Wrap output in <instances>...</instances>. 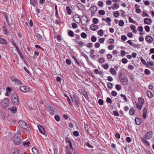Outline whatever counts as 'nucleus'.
I'll return each instance as SVG.
<instances>
[{
	"mask_svg": "<svg viewBox=\"0 0 154 154\" xmlns=\"http://www.w3.org/2000/svg\"><path fill=\"white\" fill-rule=\"evenodd\" d=\"M15 83H17L18 84H22V82L20 81L19 80L16 79L15 81L14 82Z\"/></svg>",
	"mask_w": 154,
	"mask_h": 154,
	"instance_id": "obj_57",
	"label": "nucleus"
},
{
	"mask_svg": "<svg viewBox=\"0 0 154 154\" xmlns=\"http://www.w3.org/2000/svg\"><path fill=\"white\" fill-rule=\"evenodd\" d=\"M137 30L140 32H142L143 30L142 26H139L137 28Z\"/></svg>",
	"mask_w": 154,
	"mask_h": 154,
	"instance_id": "obj_42",
	"label": "nucleus"
},
{
	"mask_svg": "<svg viewBox=\"0 0 154 154\" xmlns=\"http://www.w3.org/2000/svg\"><path fill=\"white\" fill-rule=\"evenodd\" d=\"M3 15L4 16V17L5 18V19H6L7 22L8 23V16L7 15V14L5 13H3Z\"/></svg>",
	"mask_w": 154,
	"mask_h": 154,
	"instance_id": "obj_39",
	"label": "nucleus"
},
{
	"mask_svg": "<svg viewBox=\"0 0 154 154\" xmlns=\"http://www.w3.org/2000/svg\"><path fill=\"white\" fill-rule=\"evenodd\" d=\"M11 154H18L20 152V150L17 149H12L11 151Z\"/></svg>",
	"mask_w": 154,
	"mask_h": 154,
	"instance_id": "obj_11",
	"label": "nucleus"
},
{
	"mask_svg": "<svg viewBox=\"0 0 154 154\" xmlns=\"http://www.w3.org/2000/svg\"><path fill=\"white\" fill-rule=\"evenodd\" d=\"M111 20V19L110 17H108L106 18V21L107 23H109Z\"/></svg>",
	"mask_w": 154,
	"mask_h": 154,
	"instance_id": "obj_62",
	"label": "nucleus"
},
{
	"mask_svg": "<svg viewBox=\"0 0 154 154\" xmlns=\"http://www.w3.org/2000/svg\"><path fill=\"white\" fill-rule=\"evenodd\" d=\"M115 88L118 91H120L121 89V87L119 84H117L116 85Z\"/></svg>",
	"mask_w": 154,
	"mask_h": 154,
	"instance_id": "obj_28",
	"label": "nucleus"
},
{
	"mask_svg": "<svg viewBox=\"0 0 154 154\" xmlns=\"http://www.w3.org/2000/svg\"><path fill=\"white\" fill-rule=\"evenodd\" d=\"M107 79L109 82H112L113 80L111 76H108Z\"/></svg>",
	"mask_w": 154,
	"mask_h": 154,
	"instance_id": "obj_56",
	"label": "nucleus"
},
{
	"mask_svg": "<svg viewBox=\"0 0 154 154\" xmlns=\"http://www.w3.org/2000/svg\"><path fill=\"white\" fill-rule=\"evenodd\" d=\"M141 62L144 65L146 66H149V65L148 64H147L146 63L145 60L144 59L141 60Z\"/></svg>",
	"mask_w": 154,
	"mask_h": 154,
	"instance_id": "obj_38",
	"label": "nucleus"
},
{
	"mask_svg": "<svg viewBox=\"0 0 154 154\" xmlns=\"http://www.w3.org/2000/svg\"><path fill=\"white\" fill-rule=\"evenodd\" d=\"M98 5L100 7H102L103 5V3L102 1H99L98 3Z\"/></svg>",
	"mask_w": 154,
	"mask_h": 154,
	"instance_id": "obj_50",
	"label": "nucleus"
},
{
	"mask_svg": "<svg viewBox=\"0 0 154 154\" xmlns=\"http://www.w3.org/2000/svg\"><path fill=\"white\" fill-rule=\"evenodd\" d=\"M37 0H30V4L31 5L35 6V5L37 4Z\"/></svg>",
	"mask_w": 154,
	"mask_h": 154,
	"instance_id": "obj_20",
	"label": "nucleus"
},
{
	"mask_svg": "<svg viewBox=\"0 0 154 154\" xmlns=\"http://www.w3.org/2000/svg\"><path fill=\"white\" fill-rule=\"evenodd\" d=\"M89 10L91 12H95L97 11V8L95 6H92L90 8Z\"/></svg>",
	"mask_w": 154,
	"mask_h": 154,
	"instance_id": "obj_16",
	"label": "nucleus"
},
{
	"mask_svg": "<svg viewBox=\"0 0 154 154\" xmlns=\"http://www.w3.org/2000/svg\"><path fill=\"white\" fill-rule=\"evenodd\" d=\"M91 29L93 31H95L98 29V27L97 25L92 24L91 25Z\"/></svg>",
	"mask_w": 154,
	"mask_h": 154,
	"instance_id": "obj_14",
	"label": "nucleus"
},
{
	"mask_svg": "<svg viewBox=\"0 0 154 154\" xmlns=\"http://www.w3.org/2000/svg\"><path fill=\"white\" fill-rule=\"evenodd\" d=\"M73 103H74L75 105H77V97L76 95H73L72 97H71Z\"/></svg>",
	"mask_w": 154,
	"mask_h": 154,
	"instance_id": "obj_12",
	"label": "nucleus"
},
{
	"mask_svg": "<svg viewBox=\"0 0 154 154\" xmlns=\"http://www.w3.org/2000/svg\"><path fill=\"white\" fill-rule=\"evenodd\" d=\"M106 101L107 102L109 103H112V100L109 97H108L106 100Z\"/></svg>",
	"mask_w": 154,
	"mask_h": 154,
	"instance_id": "obj_61",
	"label": "nucleus"
},
{
	"mask_svg": "<svg viewBox=\"0 0 154 154\" xmlns=\"http://www.w3.org/2000/svg\"><path fill=\"white\" fill-rule=\"evenodd\" d=\"M54 118L57 122H59L60 121V118L58 115H55L54 117Z\"/></svg>",
	"mask_w": 154,
	"mask_h": 154,
	"instance_id": "obj_46",
	"label": "nucleus"
},
{
	"mask_svg": "<svg viewBox=\"0 0 154 154\" xmlns=\"http://www.w3.org/2000/svg\"><path fill=\"white\" fill-rule=\"evenodd\" d=\"M126 140L128 143H130L131 142V138L129 137H127L126 138Z\"/></svg>",
	"mask_w": 154,
	"mask_h": 154,
	"instance_id": "obj_63",
	"label": "nucleus"
},
{
	"mask_svg": "<svg viewBox=\"0 0 154 154\" xmlns=\"http://www.w3.org/2000/svg\"><path fill=\"white\" fill-rule=\"evenodd\" d=\"M144 73L147 75H149L150 74V72L148 69H146L144 71Z\"/></svg>",
	"mask_w": 154,
	"mask_h": 154,
	"instance_id": "obj_54",
	"label": "nucleus"
},
{
	"mask_svg": "<svg viewBox=\"0 0 154 154\" xmlns=\"http://www.w3.org/2000/svg\"><path fill=\"white\" fill-rule=\"evenodd\" d=\"M9 100L8 98H5L2 101V106L5 107L7 106L9 104Z\"/></svg>",
	"mask_w": 154,
	"mask_h": 154,
	"instance_id": "obj_5",
	"label": "nucleus"
},
{
	"mask_svg": "<svg viewBox=\"0 0 154 154\" xmlns=\"http://www.w3.org/2000/svg\"><path fill=\"white\" fill-rule=\"evenodd\" d=\"M119 14H120V13H119V12L118 11H116L114 12V13L113 14V16L115 17H117L119 16Z\"/></svg>",
	"mask_w": 154,
	"mask_h": 154,
	"instance_id": "obj_27",
	"label": "nucleus"
},
{
	"mask_svg": "<svg viewBox=\"0 0 154 154\" xmlns=\"http://www.w3.org/2000/svg\"><path fill=\"white\" fill-rule=\"evenodd\" d=\"M105 13V12L103 10H101L99 11V14L101 15H104Z\"/></svg>",
	"mask_w": 154,
	"mask_h": 154,
	"instance_id": "obj_29",
	"label": "nucleus"
},
{
	"mask_svg": "<svg viewBox=\"0 0 154 154\" xmlns=\"http://www.w3.org/2000/svg\"><path fill=\"white\" fill-rule=\"evenodd\" d=\"M81 35L82 37L83 38H85L87 37V34L85 32H82L81 34Z\"/></svg>",
	"mask_w": 154,
	"mask_h": 154,
	"instance_id": "obj_36",
	"label": "nucleus"
},
{
	"mask_svg": "<svg viewBox=\"0 0 154 154\" xmlns=\"http://www.w3.org/2000/svg\"><path fill=\"white\" fill-rule=\"evenodd\" d=\"M91 40L92 42H95L97 40V38L95 36H93L91 38Z\"/></svg>",
	"mask_w": 154,
	"mask_h": 154,
	"instance_id": "obj_47",
	"label": "nucleus"
},
{
	"mask_svg": "<svg viewBox=\"0 0 154 154\" xmlns=\"http://www.w3.org/2000/svg\"><path fill=\"white\" fill-rule=\"evenodd\" d=\"M127 76L125 75V74L123 73H122L120 74L119 75V80H120L122 79L125 78Z\"/></svg>",
	"mask_w": 154,
	"mask_h": 154,
	"instance_id": "obj_23",
	"label": "nucleus"
},
{
	"mask_svg": "<svg viewBox=\"0 0 154 154\" xmlns=\"http://www.w3.org/2000/svg\"><path fill=\"white\" fill-rule=\"evenodd\" d=\"M121 96L124 98V99L125 101L126 102L127 101V98L125 95L122 94L121 95Z\"/></svg>",
	"mask_w": 154,
	"mask_h": 154,
	"instance_id": "obj_59",
	"label": "nucleus"
},
{
	"mask_svg": "<svg viewBox=\"0 0 154 154\" xmlns=\"http://www.w3.org/2000/svg\"><path fill=\"white\" fill-rule=\"evenodd\" d=\"M136 106V108L138 109H141L142 107V105L140 103H137Z\"/></svg>",
	"mask_w": 154,
	"mask_h": 154,
	"instance_id": "obj_26",
	"label": "nucleus"
},
{
	"mask_svg": "<svg viewBox=\"0 0 154 154\" xmlns=\"http://www.w3.org/2000/svg\"><path fill=\"white\" fill-rule=\"evenodd\" d=\"M98 60L99 62L100 63H103L105 61V59L104 58H101L99 59Z\"/></svg>",
	"mask_w": 154,
	"mask_h": 154,
	"instance_id": "obj_41",
	"label": "nucleus"
},
{
	"mask_svg": "<svg viewBox=\"0 0 154 154\" xmlns=\"http://www.w3.org/2000/svg\"><path fill=\"white\" fill-rule=\"evenodd\" d=\"M147 94L148 96L150 97H152L153 96L152 93L150 91H147Z\"/></svg>",
	"mask_w": 154,
	"mask_h": 154,
	"instance_id": "obj_37",
	"label": "nucleus"
},
{
	"mask_svg": "<svg viewBox=\"0 0 154 154\" xmlns=\"http://www.w3.org/2000/svg\"><path fill=\"white\" fill-rule=\"evenodd\" d=\"M98 103L100 105H103V100L101 99H99L98 100Z\"/></svg>",
	"mask_w": 154,
	"mask_h": 154,
	"instance_id": "obj_48",
	"label": "nucleus"
},
{
	"mask_svg": "<svg viewBox=\"0 0 154 154\" xmlns=\"http://www.w3.org/2000/svg\"><path fill=\"white\" fill-rule=\"evenodd\" d=\"M109 42L110 44H114V40L112 38H110L109 40Z\"/></svg>",
	"mask_w": 154,
	"mask_h": 154,
	"instance_id": "obj_64",
	"label": "nucleus"
},
{
	"mask_svg": "<svg viewBox=\"0 0 154 154\" xmlns=\"http://www.w3.org/2000/svg\"><path fill=\"white\" fill-rule=\"evenodd\" d=\"M152 22L151 20L148 18H145L144 19V23L149 25Z\"/></svg>",
	"mask_w": 154,
	"mask_h": 154,
	"instance_id": "obj_13",
	"label": "nucleus"
},
{
	"mask_svg": "<svg viewBox=\"0 0 154 154\" xmlns=\"http://www.w3.org/2000/svg\"><path fill=\"white\" fill-rule=\"evenodd\" d=\"M110 71L112 74L115 75L116 73V72L113 68H111L110 69Z\"/></svg>",
	"mask_w": 154,
	"mask_h": 154,
	"instance_id": "obj_34",
	"label": "nucleus"
},
{
	"mask_svg": "<svg viewBox=\"0 0 154 154\" xmlns=\"http://www.w3.org/2000/svg\"><path fill=\"white\" fill-rule=\"evenodd\" d=\"M138 102L139 103H140V104H141L142 105L143 103H144V101L143 99L141 97H139L138 99Z\"/></svg>",
	"mask_w": 154,
	"mask_h": 154,
	"instance_id": "obj_21",
	"label": "nucleus"
},
{
	"mask_svg": "<svg viewBox=\"0 0 154 154\" xmlns=\"http://www.w3.org/2000/svg\"><path fill=\"white\" fill-rule=\"evenodd\" d=\"M11 100L14 105H18L19 103L18 98L17 94L14 93L12 96Z\"/></svg>",
	"mask_w": 154,
	"mask_h": 154,
	"instance_id": "obj_1",
	"label": "nucleus"
},
{
	"mask_svg": "<svg viewBox=\"0 0 154 154\" xmlns=\"http://www.w3.org/2000/svg\"><path fill=\"white\" fill-rule=\"evenodd\" d=\"M17 107H12L11 111L13 113H15L17 111Z\"/></svg>",
	"mask_w": 154,
	"mask_h": 154,
	"instance_id": "obj_25",
	"label": "nucleus"
},
{
	"mask_svg": "<svg viewBox=\"0 0 154 154\" xmlns=\"http://www.w3.org/2000/svg\"><path fill=\"white\" fill-rule=\"evenodd\" d=\"M72 58L74 60L73 61H74V62H75V65H74V64L73 63V68L74 69H75L76 68V63H77V60L76 58L73 55L72 56Z\"/></svg>",
	"mask_w": 154,
	"mask_h": 154,
	"instance_id": "obj_18",
	"label": "nucleus"
},
{
	"mask_svg": "<svg viewBox=\"0 0 154 154\" xmlns=\"http://www.w3.org/2000/svg\"><path fill=\"white\" fill-rule=\"evenodd\" d=\"M68 35L72 37H74V36L73 32L71 30H69L68 32Z\"/></svg>",
	"mask_w": 154,
	"mask_h": 154,
	"instance_id": "obj_24",
	"label": "nucleus"
},
{
	"mask_svg": "<svg viewBox=\"0 0 154 154\" xmlns=\"http://www.w3.org/2000/svg\"><path fill=\"white\" fill-rule=\"evenodd\" d=\"M20 90L24 92L28 91L29 90V88L25 86H21L20 87Z\"/></svg>",
	"mask_w": 154,
	"mask_h": 154,
	"instance_id": "obj_9",
	"label": "nucleus"
},
{
	"mask_svg": "<svg viewBox=\"0 0 154 154\" xmlns=\"http://www.w3.org/2000/svg\"><path fill=\"white\" fill-rule=\"evenodd\" d=\"M113 113L114 115L116 116H119V113L116 111H113Z\"/></svg>",
	"mask_w": 154,
	"mask_h": 154,
	"instance_id": "obj_60",
	"label": "nucleus"
},
{
	"mask_svg": "<svg viewBox=\"0 0 154 154\" xmlns=\"http://www.w3.org/2000/svg\"><path fill=\"white\" fill-rule=\"evenodd\" d=\"M66 10L69 14H71L72 11L70 8L69 7L67 6L66 7Z\"/></svg>",
	"mask_w": 154,
	"mask_h": 154,
	"instance_id": "obj_33",
	"label": "nucleus"
},
{
	"mask_svg": "<svg viewBox=\"0 0 154 154\" xmlns=\"http://www.w3.org/2000/svg\"><path fill=\"white\" fill-rule=\"evenodd\" d=\"M98 20L97 18H94L92 20V22L93 23L96 24L97 23Z\"/></svg>",
	"mask_w": 154,
	"mask_h": 154,
	"instance_id": "obj_30",
	"label": "nucleus"
},
{
	"mask_svg": "<svg viewBox=\"0 0 154 154\" xmlns=\"http://www.w3.org/2000/svg\"><path fill=\"white\" fill-rule=\"evenodd\" d=\"M105 40V39L104 38H100L99 39V41L100 43H102Z\"/></svg>",
	"mask_w": 154,
	"mask_h": 154,
	"instance_id": "obj_43",
	"label": "nucleus"
},
{
	"mask_svg": "<svg viewBox=\"0 0 154 154\" xmlns=\"http://www.w3.org/2000/svg\"><path fill=\"white\" fill-rule=\"evenodd\" d=\"M135 120L136 124L137 125H140L143 122L142 119H139L138 118H136Z\"/></svg>",
	"mask_w": 154,
	"mask_h": 154,
	"instance_id": "obj_10",
	"label": "nucleus"
},
{
	"mask_svg": "<svg viewBox=\"0 0 154 154\" xmlns=\"http://www.w3.org/2000/svg\"><path fill=\"white\" fill-rule=\"evenodd\" d=\"M38 129L40 132L42 134H45L46 131L44 128L41 125H39L38 126Z\"/></svg>",
	"mask_w": 154,
	"mask_h": 154,
	"instance_id": "obj_8",
	"label": "nucleus"
},
{
	"mask_svg": "<svg viewBox=\"0 0 154 154\" xmlns=\"http://www.w3.org/2000/svg\"><path fill=\"white\" fill-rule=\"evenodd\" d=\"M121 38L122 40L125 41L127 39V37L125 35H122Z\"/></svg>",
	"mask_w": 154,
	"mask_h": 154,
	"instance_id": "obj_52",
	"label": "nucleus"
},
{
	"mask_svg": "<svg viewBox=\"0 0 154 154\" xmlns=\"http://www.w3.org/2000/svg\"><path fill=\"white\" fill-rule=\"evenodd\" d=\"M22 141L20 135L17 134L15 135L14 137V142L15 145L20 144Z\"/></svg>",
	"mask_w": 154,
	"mask_h": 154,
	"instance_id": "obj_2",
	"label": "nucleus"
},
{
	"mask_svg": "<svg viewBox=\"0 0 154 154\" xmlns=\"http://www.w3.org/2000/svg\"><path fill=\"white\" fill-rule=\"evenodd\" d=\"M0 43L3 45L6 44L7 41L4 38H0Z\"/></svg>",
	"mask_w": 154,
	"mask_h": 154,
	"instance_id": "obj_19",
	"label": "nucleus"
},
{
	"mask_svg": "<svg viewBox=\"0 0 154 154\" xmlns=\"http://www.w3.org/2000/svg\"><path fill=\"white\" fill-rule=\"evenodd\" d=\"M84 127L85 129V131H86L87 132H88L89 128L88 125L86 123H84Z\"/></svg>",
	"mask_w": 154,
	"mask_h": 154,
	"instance_id": "obj_32",
	"label": "nucleus"
},
{
	"mask_svg": "<svg viewBox=\"0 0 154 154\" xmlns=\"http://www.w3.org/2000/svg\"><path fill=\"white\" fill-rule=\"evenodd\" d=\"M145 29L147 32H149L150 31V27L149 26H146L145 27Z\"/></svg>",
	"mask_w": 154,
	"mask_h": 154,
	"instance_id": "obj_49",
	"label": "nucleus"
},
{
	"mask_svg": "<svg viewBox=\"0 0 154 154\" xmlns=\"http://www.w3.org/2000/svg\"><path fill=\"white\" fill-rule=\"evenodd\" d=\"M78 91L80 94H83L86 98H88V95L87 93L85 91L80 89L78 90Z\"/></svg>",
	"mask_w": 154,
	"mask_h": 154,
	"instance_id": "obj_7",
	"label": "nucleus"
},
{
	"mask_svg": "<svg viewBox=\"0 0 154 154\" xmlns=\"http://www.w3.org/2000/svg\"><path fill=\"white\" fill-rule=\"evenodd\" d=\"M153 134L152 132V131H149L146 133L144 136V137L146 139L149 140L152 137Z\"/></svg>",
	"mask_w": 154,
	"mask_h": 154,
	"instance_id": "obj_4",
	"label": "nucleus"
},
{
	"mask_svg": "<svg viewBox=\"0 0 154 154\" xmlns=\"http://www.w3.org/2000/svg\"><path fill=\"white\" fill-rule=\"evenodd\" d=\"M115 136L117 139H119L120 137V135L118 133H116L115 134Z\"/></svg>",
	"mask_w": 154,
	"mask_h": 154,
	"instance_id": "obj_55",
	"label": "nucleus"
},
{
	"mask_svg": "<svg viewBox=\"0 0 154 154\" xmlns=\"http://www.w3.org/2000/svg\"><path fill=\"white\" fill-rule=\"evenodd\" d=\"M112 84L110 82H108L107 84V87L109 88H112Z\"/></svg>",
	"mask_w": 154,
	"mask_h": 154,
	"instance_id": "obj_51",
	"label": "nucleus"
},
{
	"mask_svg": "<svg viewBox=\"0 0 154 154\" xmlns=\"http://www.w3.org/2000/svg\"><path fill=\"white\" fill-rule=\"evenodd\" d=\"M117 94V93L115 91H113L111 92L112 95L114 97L116 96Z\"/></svg>",
	"mask_w": 154,
	"mask_h": 154,
	"instance_id": "obj_44",
	"label": "nucleus"
},
{
	"mask_svg": "<svg viewBox=\"0 0 154 154\" xmlns=\"http://www.w3.org/2000/svg\"><path fill=\"white\" fill-rule=\"evenodd\" d=\"M119 8V6L117 4L115 3L114 4V6L112 8L113 10H115V8L117 9Z\"/></svg>",
	"mask_w": 154,
	"mask_h": 154,
	"instance_id": "obj_35",
	"label": "nucleus"
},
{
	"mask_svg": "<svg viewBox=\"0 0 154 154\" xmlns=\"http://www.w3.org/2000/svg\"><path fill=\"white\" fill-rule=\"evenodd\" d=\"M98 35L100 36H102L103 35V31L102 29L99 30L98 32Z\"/></svg>",
	"mask_w": 154,
	"mask_h": 154,
	"instance_id": "obj_31",
	"label": "nucleus"
},
{
	"mask_svg": "<svg viewBox=\"0 0 154 154\" xmlns=\"http://www.w3.org/2000/svg\"><path fill=\"white\" fill-rule=\"evenodd\" d=\"M30 142L29 141H27L26 142H24L23 143V145L24 146L26 145L27 147H28L29 146V145L30 144Z\"/></svg>",
	"mask_w": 154,
	"mask_h": 154,
	"instance_id": "obj_53",
	"label": "nucleus"
},
{
	"mask_svg": "<svg viewBox=\"0 0 154 154\" xmlns=\"http://www.w3.org/2000/svg\"><path fill=\"white\" fill-rule=\"evenodd\" d=\"M18 124L22 128L29 130L30 128L28 126L26 123L23 121H20L18 122Z\"/></svg>",
	"mask_w": 154,
	"mask_h": 154,
	"instance_id": "obj_3",
	"label": "nucleus"
},
{
	"mask_svg": "<svg viewBox=\"0 0 154 154\" xmlns=\"http://www.w3.org/2000/svg\"><path fill=\"white\" fill-rule=\"evenodd\" d=\"M32 151L34 154H38V151L37 149L35 147L32 148Z\"/></svg>",
	"mask_w": 154,
	"mask_h": 154,
	"instance_id": "obj_22",
	"label": "nucleus"
},
{
	"mask_svg": "<svg viewBox=\"0 0 154 154\" xmlns=\"http://www.w3.org/2000/svg\"><path fill=\"white\" fill-rule=\"evenodd\" d=\"M121 83L123 85H126L128 83V79L127 76L120 80Z\"/></svg>",
	"mask_w": 154,
	"mask_h": 154,
	"instance_id": "obj_6",
	"label": "nucleus"
},
{
	"mask_svg": "<svg viewBox=\"0 0 154 154\" xmlns=\"http://www.w3.org/2000/svg\"><path fill=\"white\" fill-rule=\"evenodd\" d=\"M145 40L146 42H151L152 41L153 38L151 36L148 35L146 37Z\"/></svg>",
	"mask_w": 154,
	"mask_h": 154,
	"instance_id": "obj_15",
	"label": "nucleus"
},
{
	"mask_svg": "<svg viewBox=\"0 0 154 154\" xmlns=\"http://www.w3.org/2000/svg\"><path fill=\"white\" fill-rule=\"evenodd\" d=\"M135 113V111L134 107H132L130 108L129 111V114L130 115H134Z\"/></svg>",
	"mask_w": 154,
	"mask_h": 154,
	"instance_id": "obj_17",
	"label": "nucleus"
},
{
	"mask_svg": "<svg viewBox=\"0 0 154 154\" xmlns=\"http://www.w3.org/2000/svg\"><path fill=\"white\" fill-rule=\"evenodd\" d=\"M122 62L123 63L125 64L127 62L128 60L126 58H124L122 59Z\"/></svg>",
	"mask_w": 154,
	"mask_h": 154,
	"instance_id": "obj_45",
	"label": "nucleus"
},
{
	"mask_svg": "<svg viewBox=\"0 0 154 154\" xmlns=\"http://www.w3.org/2000/svg\"><path fill=\"white\" fill-rule=\"evenodd\" d=\"M124 23V22L122 20H121L119 21V25L120 26H123Z\"/></svg>",
	"mask_w": 154,
	"mask_h": 154,
	"instance_id": "obj_40",
	"label": "nucleus"
},
{
	"mask_svg": "<svg viewBox=\"0 0 154 154\" xmlns=\"http://www.w3.org/2000/svg\"><path fill=\"white\" fill-rule=\"evenodd\" d=\"M114 47V46L112 45H109L108 47V49L109 50L112 49Z\"/></svg>",
	"mask_w": 154,
	"mask_h": 154,
	"instance_id": "obj_58",
	"label": "nucleus"
}]
</instances>
